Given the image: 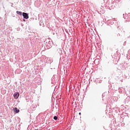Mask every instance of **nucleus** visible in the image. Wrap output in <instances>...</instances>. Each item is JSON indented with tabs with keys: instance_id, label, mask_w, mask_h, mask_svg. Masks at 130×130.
I'll use <instances>...</instances> for the list:
<instances>
[{
	"instance_id": "4",
	"label": "nucleus",
	"mask_w": 130,
	"mask_h": 130,
	"mask_svg": "<svg viewBox=\"0 0 130 130\" xmlns=\"http://www.w3.org/2000/svg\"><path fill=\"white\" fill-rule=\"evenodd\" d=\"M46 46H48L47 47L48 49H49L50 48V47H51V46L50 45V44H49V43H47Z\"/></svg>"
},
{
	"instance_id": "3",
	"label": "nucleus",
	"mask_w": 130,
	"mask_h": 130,
	"mask_svg": "<svg viewBox=\"0 0 130 130\" xmlns=\"http://www.w3.org/2000/svg\"><path fill=\"white\" fill-rule=\"evenodd\" d=\"M13 111L14 112H15V113H19V112H20V110L18 109L17 108H14Z\"/></svg>"
},
{
	"instance_id": "1",
	"label": "nucleus",
	"mask_w": 130,
	"mask_h": 130,
	"mask_svg": "<svg viewBox=\"0 0 130 130\" xmlns=\"http://www.w3.org/2000/svg\"><path fill=\"white\" fill-rule=\"evenodd\" d=\"M22 16H23L24 19H26V20L27 19H29V16L28 15V13L23 12V13H22Z\"/></svg>"
},
{
	"instance_id": "5",
	"label": "nucleus",
	"mask_w": 130,
	"mask_h": 130,
	"mask_svg": "<svg viewBox=\"0 0 130 130\" xmlns=\"http://www.w3.org/2000/svg\"><path fill=\"white\" fill-rule=\"evenodd\" d=\"M16 13L17 14H18V15H19L20 16H22V12L17 11Z\"/></svg>"
},
{
	"instance_id": "9",
	"label": "nucleus",
	"mask_w": 130,
	"mask_h": 130,
	"mask_svg": "<svg viewBox=\"0 0 130 130\" xmlns=\"http://www.w3.org/2000/svg\"><path fill=\"white\" fill-rule=\"evenodd\" d=\"M35 130H37V129H35Z\"/></svg>"
},
{
	"instance_id": "2",
	"label": "nucleus",
	"mask_w": 130,
	"mask_h": 130,
	"mask_svg": "<svg viewBox=\"0 0 130 130\" xmlns=\"http://www.w3.org/2000/svg\"><path fill=\"white\" fill-rule=\"evenodd\" d=\"M13 96L15 99H18V98H19V96H20V93H19L18 92H15Z\"/></svg>"
},
{
	"instance_id": "7",
	"label": "nucleus",
	"mask_w": 130,
	"mask_h": 130,
	"mask_svg": "<svg viewBox=\"0 0 130 130\" xmlns=\"http://www.w3.org/2000/svg\"><path fill=\"white\" fill-rule=\"evenodd\" d=\"M79 115H81V113H79Z\"/></svg>"
},
{
	"instance_id": "6",
	"label": "nucleus",
	"mask_w": 130,
	"mask_h": 130,
	"mask_svg": "<svg viewBox=\"0 0 130 130\" xmlns=\"http://www.w3.org/2000/svg\"><path fill=\"white\" fill-rule=\"evenodd\" d=\"M53 118L55 120H57V116H55Z\"/></svg>"
},
{
	"instance_id": "8",
	"label": "nucleus",
	"mask_w": 130,
	"mask_h": 130,
	"mask_svg": "<svg viewBox=\"0 0 130 130\" xmlns=\"http://www.w3.org/2000/svg\"><path fill=\"white\" fill-rule=\"evenodd\" d=\"M23 21H25V19H23Z\"/></svg>"
}]
</instances>
